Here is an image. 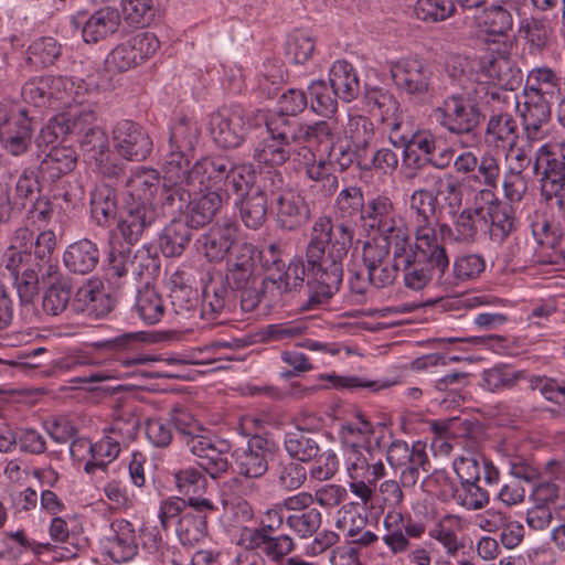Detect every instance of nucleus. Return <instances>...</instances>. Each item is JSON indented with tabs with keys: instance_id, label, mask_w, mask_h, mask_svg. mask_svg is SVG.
I'll list each match as a JSON object with an SVG mask.
<instances>
[{
	"instance_id": "72a5a7b5",
	"label": "nucleus",
	"mask_w": 565,
	"mask_h": 565,
	"mask_svg": "<svg viewBox=\"0 0 565 565\" xmlns=\"http://www.w3.org/2000/svg\"><path fill=\"white\" fill-rule=\"evenodd\" d=\"M564 92V82L550 67H535L527 74L523 94H529L550 102Z\"/></svg>"
},
{
	"instance_id": "5fc2aeb1",
	"label": "nucleus",
	"mask_w": 565,
	"mask_h": 565,
	"mask_svg": "<svg viewBox=\"0 0 565 565\" xmlns=\"http://www.w3.org/2000/svg\"><path fill=\"white\" fill-rule=\"evenodd\" d=\"M291 151L292 148L281 145L278 139L269 135L267 138L256 143L253 151V159L259 166L279 167L290 158Z\"/></svg>"
},
{
	"instance_id": "a19ab883",
	"label": "nucleus",
	"mask_w": 565,
	"mask_h": 565,
	"mask_svg": "<svg viewBox=\"0 0 565 565\" xmlns=\"http://www.w3.org/2000/svg\"><path fill=\"white\" fill-rule=\"evenodd\" d=\"M128 201H143L151 203L153 194L160 184L159 172L143 167L136 168L129 178L124 181Z\"/></svg>"
},
{
	"instance_id": "c756f323",
	"label": "nucleus",
	"mask_w": 565,
	"mask_h": 565,
	"mask_svg": "<svg viewBox=\"0 0 565 565\" xmlns=\"http://www.w3.org/2000/svg\"><path fill=\"white\" fill-rule=\"evenodd\" d=\"M365 103L370 111L381 117V121L391 129V135L403 126L399 103L387 89L374 87L365 93Z\"/></svg>"
},
{
	"instance_id": "aec40b11",
	"label": "nucleus",
	"mask_w": 565,
	"mask_h": 565,
	"mask_svg": "<svg viewBox=\"0 0 565 565\" xmlns=\"http://www.w3.org/2000/svg\"><path fill=\"white\" fill-rule=\"evenodd\" d=\"M115 306L114 298L105 291L99 279H89L75 292L71 308L76 313L86 315L93 319L106 317Z\"/></svg>"
},
{
	"instance_id": "680f3d73",
	"label": "nucleus",
	"mask_w": 565,
	"mask_h": 565,
	"mask_svg": "<svg viewBox=\"0 0 565 565\" xmlns=\"http://www.w3.org/2000/svg\"><path fill=\"white\" fill-rule=\"evenodd\" d=\"M479 25L491 35H507L513 28V18L502 6L486 8L478 18Z\"/></svg>"
},
{
	"instance_id": "3c124183",
	"label": "nucleus",
	"mask_w": 565,
	"mask_h": 565,
	"mask_svg": "<svg viewBox=\"0 0 565 565\" xmlns=\"http://www.w3.org/2000/svg\"><path fill=\"white\" fill-rule=\"evenodd\" d=\"M50 287L43 298V309L49 315L58 316L66 309L71 299V278L57 271L54 277H45Z\"/></svg>"
},
{
	"instance_id": "9b49d317",
	"label": "nucleus",
	"mask_w": 565,
	"mask_h": 565,
	"mask_svg": "<svg viewBox=\"0 0 565 565\" xmlns=\"http://www.w3.org/2000/svg\"><path fill=\"white\" fill-rule=\"evenodd\" d=\"M439 125L451 135H469L481 121V114L463 94H451L434 109Z\"/></svg>"
},
{
	"instance_id": "2f4dec72",
	"label": "nucleus",
	"mask_w": 565,
	"mask_h": 565,
	"mask_svg": "<svg viewBox=\"0 0 565 565\" xmlns=\"http://www.w3.org/2000/svg\"><path fill=\"white\" fill-rule=\"evenodd\" d=\"M230 308V291L221 275L211 276L202 289L201 317L215 320Z\"/></svg>"
},
{
	"instance_id": "f704fd0d",
	"label": "nucleus",
	"mask_w": 565,
	"mask_h": 565,
	"mask_svg": "<svg viewBox=\"0 0 565 565\" xmlns=\"http://www.w3.org/2000/svg\"><path fill=\"white\" fill-rule=\"evenodd\" d=\"M195 196L190 198L186 210V223L191 227H202L210 223L222 206V195L217 190L200 192L193 191Z\"/></svg>"
},
{
	"instance_id": "473e14b6",
	"label": "nucleus",
	"mask_w": 565,
	"mask_h": 565,
	"mask_svg": "<svg viewBox=\"0 0 565 565\" xmlns=\"http://www.w3.org/2000/svg\"><path fill=\"white\" fill-rule=\"evenodd\" d=\"M99 262V249L96 243L83 238L70 244L63 254L65 267L73 274L87 275Z\"/></svg>"
},
{
	"instance_id": "79ce46f5",
	"label": "nucleus",
	"mask_w": 565,
	"mask_h": 565,
	"mask_svg": "<svg viewBox=\"0 0 565 565\" xmlns=\"http://www.w3.org/2000/svg\"><path fill=\"white\" fill-rule=\"evenodd\" d=\"M169 298L177 315L189 316L198 307V291L193 289L182 270L174 271L169 279Z\"/></svg>"
},
{
	"instance_id": "774afa93",
	"label": "nucleus",
	"mask_w": 565,
	"mask_h": 565,
	"mask_svg": "<svg viewBox=\"0 0 565 565\" xmlns=\"http://www.w3.org/2000/svg\"><path fill=\"white\" fill-rule=\"evenodd\" d=\"M254 181L255 172L252 166H237L231 160V169L226 172L223 181L226 191H232L243 198L247 192H254L252 189Z\"/></svg>"
},
{
	"instance_id": "37998d69",
	"label": "nucleus",
	"mask_w": 565,
	"mask_h": 565,
	"mask_svg": "<svg viewBox=\"0 0 565 565\" xmlns=\"http://www.w3.org/2000/svg\"><path fill=\"white\" fill-rule=\"evenodd\" d=\"M52 99L60 102L65 107L82 105L86 96L92 93L87 84L75 77L50 76Z\"/></svg>"
},
{
	"instance_id": "09e8293b",
	"label": "nucleus",
	"mask_w": 565,
	"mask_h": 565,
	"mask_svg": "<svg viewBox=\"0 0 565 565\" xmlns=\"http://www.w3.org/2000/svg\"><path fill=\"white\" fill-rule=\"evenodd\" d=\"M519 138L518 124L509 113H493L487 122L486 140L495 147L514 146Z\"/></svg>"
},
{
	"instance_id": "6e6552de",
	"label": "nucleus",
	"mask_w": 565,
	"mask_h": 565,
	"mask_svg": "<svg viewBox=\"0 0 565 565\" xmlns=\"http://www.w3.org/2000/svg\"><path fill=\"white\" fill-rule=\"evenodd\" d=\"M396 88L412 99H423L433 92L434 71L420 57H403L391 65Z\"/></svg>"
},
{
	"instance_id": "412c9836",
	"label": "nucleus",
	"mask_w": 565,
	"mask_h": 565,
	"mask_svg": "<svg viewBox=\"0 0 565 565\" xmlns=\"http://www.w3.org/2000/svg\"><path fill=\"white\" fill-rule=\"evenodd\" d=\"M158 213L151 203L143 201H127L117 228L122 238L129 244H136L143 232L157 220Z\"/></svg>"
},
{
	"instance_id": "a211bd4d",
	"label": "nucleus",
	"mask_w": 565,
	"mask_h": 565,
	"mask_svg": "<svg viewBox=\"0 0 565 565\" xmlns=\"http://www.w3.org/2000/svg\"><path fill=\"white\" fill-rule=\"evenodd\" d=\"M484 205L486 217L490 220V237L493 242L508 241L516 232L518 222L511 205L500 202L492 190L483 189L478 192L476 201Z\"/></svg>"
},
{
	"instance_id": "f257e3e1",
	"label": "nucleus",
	"mask_w": 565,
	"mask_h": 565,
	"mask_svg": "<svg viewBox=\"0 0 565 565\" xmlns=\"http://www.w3.org/2000/svg\"><path fill=\"white\" fill-rule=\"evenodd\" d=\"M352 241L344 226L332 231L331 217L322 215L315 220L306 247L310 308L327 302L340 290L343 262Z\"/></svg>"
},
{
	"instance_id": "58836bf2",
	"label": "nucleus",
	"mask_w": 565,
	"mask_h": 565,
	"mask_svg": "<svg viewBox=\"0 0 565 565\" xmlns=\"http://www.w3.org/2000/svg\"><path fill=\"white\" fill-rule=\"evenodd\" d=\"M265 126L268 135L286 147L303 142V122L294 116L271 113L266 117Z\"/></svg>"
},
{
	"instance_id": "ea45409f",
	"label": "nucleus",
	"mask_w": 565,
	"mask_h": 565,
	"mask_svg": "<svg viewBox=\"0 0 565 565\" xmlns=\"http://www.w3.org/2000/svg\"><path fill=\"white\" fill-rule=\"evenodd\" d=\"M76 164V154L68 147H53L41 160L39 174L42 179L54 182L71 172Z\"/></svg>"
},
{
	"instance_id": "4468645a",
	"label": "nucleus",
	"mask_w": 565,
	"mask_h": 565,
	"mask_svg": "<svg viewBox=\"0 0 565 565\" xmlns=\"http://www.w3.org/2000/svg\"><path fill=\"white\" fill-rule=\"evenodd\" d=\"M533 169L540 175L542 199L551 198L565 181V140L542 145L535 152Z\"/></svg>"
},
{
	"instance_id": "b1692460",
	"label": "nucleus",
	"mask_w": 565,
	"mask_h": 565,
	"mask_svg": "<svg viewBox=\"0 0 565 565\" xmlns=\"http://www.w3.org/2000/svg\"><path fill=\"white\" fill-rule=\"evenodd\" d=\"M238 227L235 222L224 220L209 228L199 239L201 250L210 262L225 258L237 242Z\"/></svg>"
},
{
	"instance_id": "e2e57ef3",
	"label": "nucleus",
	"mask_w": 565,
	"mask_h": 565,
	"mask_svg": "<svg viewBox=\"0 0 565 565\" xmlns=\"http://www.w3.org/2000/svg\"><path fill=\"white\" fill-rule=\"evenodd\" d=\"M160 273V258L148 246H142L134 253L130 275L135 279H145V284H150Z\"/></svg>"
},
{
	"instance_id": "052dcab7",
	"label": "nucleus",
	"mask_w": 565,
	"mask_h": 565,
	"mask_svg": "<svg viewBox=\"0 0 565 565\" xmlns=\"http://www.w3.org/2000/svg\"><path fill=\"white\" fill-rule=\"evenodd\" d=\"M140 422L132 409L122 408L114 417L106 433L127 447L138 435Z\"/></svg>"
},
{
	"instance_id": "39448f33",
	"label": "nucleus",
	"mask_w": 565,
	"mask_h": 565,
	"mask_svg": "<svg viewBox=\"0 0 565 565\" xmlns=\"http://www.w3.org/2000/svg\"><path fill=\"white\" fill-rule=\"evenodd\" d=\"M175 430L180 441L195 456L198 465L212 478H217L228 468V444L214 440L210 431L184 413L174 417Z\"/></svg>"
},
{
	"instance_id": "a18cd8bd",
	"label": "nucleus",
	"mask_w": 565,
	"mask_h": 565,
	"mask_svg": "<svg viewBox=\"0 0 565 565\" xmlns=\"http://www.w3.org/2000/svg\"><path fill=\"white\" fill-rule=\"evenodd\" d=\"M557 212L565 222V209H557ZM530 227L537 244L547 247H554L565 233V225L558 220H550L547 214L541 211H535L530 216Z\"/></svg>"
},
{
	"instance_id": "20e7f679",
	"label": "nucleus",
	"mask_w": 565,
	"mask_h": 565,
	"mask_svg": "<svg viewBox=\"0 0 565 565\" xmlns=\"http://www.w3.org/2000/svg\"><path fill=\"white\" fill-rule=\"evenodd\" d=\"M96 118V113L89 107L57 114L41 129L36 143L40 147L55 142L61 136L83 134L81 147L86 157L103 162L108 159L109 142L103 129L92 126Z\"/></svg>"
},
{
	"instance_id": "9d476101",
	"label": "nucleus",
	"mask_w": 565,
	"mask_h": 565,
	"mask_svg": "<svg viewBox=\"0 0 565 565\" xmlns=\"http://www.w3.org/2000/svg\"><path fill=\"white\" fill-rule=\"evenodd\" d=\"M210 134L223 149H235L245 142L252 128L248 114L241 106L222 107L210 116Z\"/></svg>"
},
{
	"instance_id": "a878e982",
	"label": "nucleus",
	"mask_w": 565,
	"mask_h": 565,
	"mask_svg": "<svg viewBox=\"0 0 565 565\" xmlns=\"http://www.w3.org/2000/svg\"><path fill=\"white\" fill-rule=\"evenodd\" d=\"M523 97L524 102L516 103V106L526 139L541 140L546 135L545 127L551 119V103L529 94H523Z\"/></svg>"
},
{
	"instance_id": "f3484780",
	"label": "nucleus",
	"mask_w": 565,
	"mask_h": 565,
	"mask_svg": "<svg viewBox=\"0 0 565 565\" xmlns=\"http://www.w3.org/2000/svg\"><path fill=\"white\" fill-rule=\"evenodd\" d=\"M386 533L383 542L393 554H403L411 547V539H420L426 531L423 522L409 514H403L397 509H391L384 516Z\"/></svg>"
},
{
	"instance_id": "8fccbe9b",
	"label": "nucleus",
	"mask_w": 565,
	"mask_h": 565,
	"mask_svg": "<svg viewBox=\"0 0 565 565\" xmlns=\"http://www.w3.org/2000/svg\"><path fill=\"white\" fill-rule=\"evenodd\" d=\"M117 195L108 184H100L90 194L92 217L100 226H108L117 215Z\"/></svg>"
},
{
	"instance_id": "49530a36",
	"label": "nucleus",
	"mask_w": 565,
	"mask_h": 565,
	"mask_svg": "<svg viewBox=\"0 0 565 565\" xmlns=\"http://www.w3.org/2000/svg\"><path fill=\"white\" fill-rule=\"evenodd\" d=\"M134 310L146 324L158 323L166 312L162 296L150 284L138 288Z\"/></svg>"
},
{
	"instance_id": "c03bdc74",
	"label": "nucleus",
	"mask_w": 565,
	"mask_h": 565,
	"mask_svg": "<svg viewBox=\"0 0 565 565\" xmlns=\"http://www.w3.org/2000/svg\"><path fill=\"white\" fill-rule=\"evenodd\" d=\"M192 191L193 189L184 181L166 182L163 180L159 200L162 213L171 216L172 220L186 213Z\"/></svg>"
},
{
	"instance_id": "864d4df0",
	"label": "nucleus",
	"mask_w": 565,
	"mask_h": 565,
	"mask_svg": "<svg viewBox=\"0 0 565 565\" xmlns=\"http://www.w3.org/2000/svg\"><path fill=\"white\" fill-rule=\"evenodd\" d=\"M386 459L392 467H402L411 462L417 466L429 465L424 445L416 443L411 447L404 440L391 443L386 451Z\"/></svg>"
},
{
	"instance_id": "f03ea898",
	"label": "nucleus",
	"mask_w": 565,
	"mask_h": 565,
	"mask_svg": "<svg viewBox=\"0 0 565 565\" xmlns=\"http://www.w3.org/2000/svg\"><path fill=\"white\" fill-rule=\"evenodd\" d=\"M393 248V259L403 273L404 284L413 290H422L437 275V281L446 287L455 286L450 278L449 257L444 239L406 238Z\"/></svg>"
},
{
	"instance_id": "338daca9",
	"label": "nucleus",
	"mask_w": 565,
	"mask_h": 565,
	"mask_svg": "<svg viewBox=\"0 0 565 565\" xmlns=\"http://www.w3.org/2000/svg\"><path fill=\"white\" fill-rule=\"evenodd\" d=\"M316 42L308 30L294 31L287 41L286 53L295 64H305L315 52Z\"/></svg>"
},
{
	"instance_id": "7ed1b4c3",
	"label": "nucleus",
	"mask_w": 565,
	"mask_h": 565,
	"mask_svg": "<svg viewBox=\"0 0 565 565\" xmlns=\"http://www.w3.org/2000/svg\"><path fill=\"white\" fill-rule=\"evenodd\" d=\"M56 236L52 230L42 231L35 239L33 253L7 247L1 266L9 271L22 303H30L39 292L40 281L54 277L60 270L53 259Z\"/></svg>"
},
{
	"instance_id": "2eb2a0df",
	"label": "nucleus",
	"mask_w": 565,
	"mask_h": 565,
	"mask_svg": "<svg viewBox=\"0 0 565 565\" xmlns=\"http://www.w3.org/2000/svg\"><path fill=\"white\" fill-rule=\"evenodd\" d=\"M217 512L209 498H190L188 512L177 522L175 533L183 546L193 547L204 542L209 534L207 521Z\"/></svg>"
},
{
	"instance_id": "603ef678",
	"label": "nucleus",
	"mask_w": 565,
	"mask_h": 565,
	"mask_svg": "<svg viewBox=\"0 0 565 565\" xmlns=\"http://www.w3.org/2000/svg\"><path fill=\"white\" fill-rule=\"evenodd\" d=\"M201 128L196 120L180 117L170 126L169 147L170 149H182L193 152L199 141Z\"/></svg>"
},
{
	"instance_id": "4be33fe9",
	"label": "nucleus",
	"mask_w": 565,
	"mask_h": 565,
	"mask_svg": "<svg viewBox=\"0 0 565 565\" xmlns=\"http://www.w3.org/2000/svg\"><path fill=\"white\" fill-rule=\"evenodd\" d=\"M231 169V160L226 157H204L190 169L186 185L193 191H220L226 172Z\"/></svg>"
},
{
	"instance_id": "6e6d98bb",
	"label": "nucleus",
	"mask_w": 565,
	"mask_h": 565,
	"mask_svg": "<svg viewBox=\"0 0 565 565\" xmlns=\"http://www.w3.org/2000/svg\"><path fill=\"white\" fill-rule=\"evenodd\" d=\"M481 73L487 76L493 85L512 89L515 73L509 58L500 56H484L480 62Z\"/></svg>"
},
{
	"instance_id": "5701e85b",
	"label": "nucleus",
	"mask_w": 565,
	"mask_h": 565,
	"mask_svg": "<svg viewBox=\"0 0 565 565\" xmlns=\"http://www.w3.org/2000/svg\"><path fill=\"white\" fill-rule=\"evenodd\" d=\"M110 535L106 536L104 550L107 556L117 564L130 562L138 554V535L134 524L127 520H115Z\"/></svg>"
},
{
	"instance_id": "c85d7f7f",
	"label": "nucleus",
	"mask_w": 565,
	"mask_h": 565,
	"mask_svg": "<svg viewBox=\"0 0 565 565\" xmlns=\"http://www.w3.org/2000/svg\"><path fill=\"white\" fill-rule=\"evenodd\" d=\"M365 206L363 192L359 186H348L340 191L337 196L333 210L335 221H332V231L338 226H344L350 236H354L355 218L363 216Z\"/></svg>"
},
{
	"instance_id": "f8f14e48",
	"label": "nucleus",
	"mask_w": 565,
	"mask_h": 565,
	"mask_svg": "<svg viewBox=\"0 0 565 565\" xmlns=\"http://www.w3.org/2000/svg\"><path fill=\"white\" fill-rule=\"evenodd\" d=\"M439 195L427 189H418L409 199L413 217L414 238L444 239L451 228L436 218V204Z\"/></svg>"
},
{
	"instance_id": "393cba45",
	"label": "nucleus",
	"mask_w": 565,
	"mask_h": 565,
	"mask_svg": "<svg viewBox=\"0 0 565 565\" xmlns=\"http://www.w3.org/2000/svg\"><path fill=\"white\" fill-rule=\"evenodd\" d=\"M33 137L32 119L21 110L18 117L6 118L0 124V143L14 157L24 154L31 147Z\"/></svg>"
},
{
	"instance_id": "69168bd1",
	"label": "nucleus",
	"mask_w": 565,
	"mask_h": 565,
	"mask_svg": "<svg viewBox=\"0 0 565 565\" xmlns=\"http://www.w3.org/2000/svg\"><path fill=\"white\" fill-rule=\"evenodd\" d=\"M311 97L310 108L320 116H329L337 111L338 95L333 88H329L324 81H315L308 86Z\"/></svg>"
},
{
	"instance_id": "bf43d9fd",
	"label": "nucleus",
	"mask_w": 565,
	"mask_h": 565,
	"mask_svg": "<svg viewBox=\"0 0 565 565\" xmlns=\"http://www.w3.org/2000/svg\"><path fill=\"white\" fill-rule=\"evenodd\" d=\"M284 444L289 456L299 461H309L320 451L317 440L309 433L300 429L287 433Z\"/></svg>"
},
{
	"instance_id": "7c9ffc66",
	"label": "nucleus",
	"mask_w": 565,
	"mask_h": 565,
	"mask_svg": "<svg viewBox=\"0 0 565 565\" xmlns=\"http://www.w3.org/2000/svg\"><path fill=\"white\" fill-rule=\"evenodd\" d=\"M17 445L20 450L31 455H41L46 450L45 437L33 428H22L20 434L4 423H0V452L7 454L15 449Z\"/></svg>"
},
{
	"instance_id": "0eeeda50",
	"label": "nucleus",
	"mask_w": 565,
	"mask_h": 565,
	"mask_svg": "<svg viewBox=\"0 0 565 565\" xmlns=\"http://www.w3.org/2000/svg\"><path fill=\"white\" fill-rule=\"evenodd\" d=\"M362 220L375 231L383 241L392 244L409 238V230L404 218L397 213L392 199L387 194H376L365 202Z\"/></svg>"
},
{
	"instance_id": "e433bc0d",
	"label": "nucleus",
	"mask_w": 565,
	"mask_h": 565,
	"mask_svg": "<svg viewBox=\"0 0 565 565\" xmlns=\"http://www.w3.org/2000/svg\"><path fill=\"white\" fill-rule=\"evenodd\" d=\"M454 469L460 483L467 481H481V471L483 481L487 486H497L500 481L498 468L490 461L482 458V467L479 458L476 456H461L454 460Z\"/></svg>"
},
{
	"instance_id": "4d7b16f0",
	"label": "nucleus",
	"mask_w": 565,
	"mask_h": 565,
	"mask_svg": "<svg viewBox=\"0 0 565 565\" xmlns=\"http://www.w3.org/2000/svg\"><path fill=\"white\" fill-rule=\"evenodd\" d=\"M306 265L301 259H295L290 262L284 276L278 279H265L264 280V292H271V296L282 295L284 292L291 291L301 286L306 276Z\"/></svg>"
},
{
	"instance_id": "423d86ee",
	"label": "nucleus",
	"mask_w": 565,
	"mask_h": 565,
	"mask_svg": "<svg viewBox=\"0 0 565 565\" xmlns=\"http://www.w3.org/2000/svg\"><path fill=\"white\" fill-rule=\"evenodd\" d=\"M343 458L349 490L362 505L372 507L375 484L386 475L380 448Z\"/></svg>"
},
{
	"instance_id": "6ab92c4d",
	"label": "nucleus",
	"mask_w": 565,
	"mask_h": 565,
	"mask_svg": "<svg viewBox=\"0 0 565 565\" xmlns=\"http://www.w3.org/2000/svg\"><path fill=\"white\" fill-rule=\"evenodd\" d=\"M274 452V444L255 435L247 440L246 446L239 447L234 452L238 472L246 478H260L268 470V459Z\"/></svg>"
},
{
	"instance_id": "c9c22d12",
	"label": "nucleus",
	"mask_w": 565,
	"mask_h": 565,
	"mask_svg": "<svg viewBox=\"0 0 565 565\" xmlns=\"http://www.w3.org/2000/svg\"><path fill=\"white\" fill-rule=\"evenodd\" d=\"M269 181L266 179L264 189L256 188L241 199L239 215L244 225L258 230L267 220Z\"/></svg>"
},
{
	"instance_id": "13d9d810",
	"label": "nucleus",
	"mask_w": 565,
	"mask_h": 565,
	"mask_svg": "<svg viewBox=\"0 0 565 565\" xmlns=\"http://www.w3.org/2000/svg\"><path fill=\"white\" fill-rule=\"evenodd\" d=\"M122 447L118 440L105 431L104 437L96 444H93V459L85 463V472L93 475L97 469H106L108 463L118 457Z\"/></svg>"
},
{
	"instance_id": "dca6fc26",
	"label": "nucleus",
	"mask_w": 565,
	"mask_h": 565,
	"mask_svg": "<svg viewBox=\"0 0 565 565\" xmlns=\"http://www.w3.org/2000/svg\"><path fill=\"white\" fill-rule=\"evenodd\" d=\"M116 152L128 161L146 160L152 151V140L142 126L132 120H120L113 129Z\"/></svg>"
},
{
	"instance_id": "de8ad7c7",
	"label": "nucleus",
	"mask_w": 565,
	"mask_h": 565,
	"mask_svg": "<svg viewBox=\"0 0 565 565\" xmlns=\"http://www.w3.org/2000/svg\"><path fill=\"white\" fill-rule=\"evenodd\" d=\"M190 225L180 220H172L159 236V247L166 257H178L189 246L192 232Z\"/></svg>"
},
{
	"instance_id": "cd10ccee",
	"label": "nucleus",
	"mask_w": 565,
	"mask_h": 565,
	"mask_svg": "<svg viewBox=\"0 0 565 565\" xmlns=\"http://www.w3.org/2000/svg\"><path fill=\"white\" fill-rule=\"evenodd\" d=\"M343 457L379 449V441L374 439V429L370 422L358 415L352 422L344 424L340 430Z\"/></svg>"
},
{
	"instance_id": "bb28decb",
	"label": "nucleus",
	"mask_w": 565,
	"mask_h": 565,
	"mask_svg": "<svg viewBox=\"0 0 565 565\" xmlns=\"http://www.w3.org/2000/svg\"><path fill=\"white\" fill-rule=\"evenodd\" d=\"M72 23L82 30L86 43H97L114 34L120 24L119 12L110 7L95 11L88 19L84 15L73 18Z\"/></svg>"
},
{
	"instance_id": "ddd939ff",
	"label": "nucleus",
	"mask_w": 565,
	"mask_h": 565,
	"mask_svg": "<svg viewBox=\"0 0 565 565\" xmlns=\"http://www.w3.org/2000/svg\"><path fill=\"white\" fill-rule=\"evenodd\" d=\"M267 180L279 226L288 231L297 230L305 222L307 215L303 199L285 185L280 172L269 173Z\"/></svg>"
},
{
	"instance_id": "4c0bfd02",
	"label": "nucleus",
	"mask_w": 565,
	"mask_h": 565,
	"mask_svg": "<svg viewBox=\"0 0 565 565\" xmlns=\"http://www.w3.org/2000/svg\"><path fill=\"white\" fill-rule=\"evenodd\" d=\"M329 82L335 95L343 102L356 98L360 92V81L353 65L344 60L335 61L329 72Z\"/></svg>"
},
{
	"instance_id": "0e129e2a",
	"label": "nucleus",
	"mask_w": 565,
	"mask_h": 565,
	"mask_svg": "<svg viewBox=\"0 0 565 565\" xmlns=\"http://www.w3.org/2000/svg\"><path fill=\"white\" fill-rule=\"evenodd\" d=\"M191 151H183L182 149H170L168 146L163 159V180L166 182L184 181L186 183L188 173L190 171V157Z\"/></svg>"
},
{
	"instance_id": "1a4fd4ad",
	"label": "nucleus",
	"mask_w": 565,
	"mask_h": 565,
	"mask_svg": "<svg viewBox=\"0 0 565 565\" xmlns=\"http://www.w3.org/2000/svg\"><path fill=\"white\" fill-rule=\"evenodd\" d=\"M273 509H279V515L288 512L284 518L286 526L299 539L313 536L322 524V513L311 504V493L300 491L284 498Z\"/></svg>"
}]
</instances>
